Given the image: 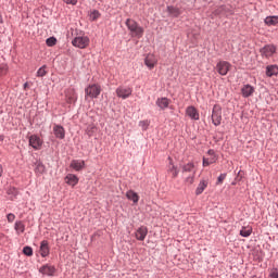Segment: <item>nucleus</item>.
I'll use <instances>...</instances> for the list:
<instances>
[{
    "label": "nucleus",
    "instance_id": "1",
    "mask_svg": "<svg viewBox=\"0 0 278 278\" xmlns=\"http://www.w3.org/2000/svg\"><path fill=\"white\" fill-rule=\"evenodd\" d=\"M125 25L130 31L131 38H142L144 36V28L136 20L127 18Z\"/></svg>",
    "mask_w": 278,
    "mask_h": 278
},
{
    "label": "nucleus",
    "instance_id": "2",
    "mask_svg": "<svg viewBox=\"0 0 278 278\" xmlns=\"http://www.w3.org/2000/svg\"><path fill=\"white\" fill-rule=\"evenodd\" d=\"M101 94V85L92 84L85 89V99H98Z\"/></svg>",
    "mask_w": 278,
    "mask_h": 278
},
{
    "label": "nucleus",
    "instance_id": "3",
    "mask_svg": "<svg viewBox=\"0 0 278 278\" xmlns=\"http://www.w3.org/2000/svg\"><path fill=\"white\" fill-rule=\"evenodd\" d=\"M222 121H223V109L220 108V105L215 104L212 111V123L213 125H215V127H218Z\"/></svg>",
    "mask_w": 278,
    "mask_h": 278
},
{
    "label": "nucleus",
    "instance_id": "4",
    "mask_svg": "<svg viewBox=\"0 0 278 278\" xmlns=\"http://www.w3.org/2000/svg\"><path fill=\"white\" fill-rule=\"evenodd\" d=\"M73 47H76L77 49H86L88 45H90V38L83 36V37H76L72 41Z\"/></svg>",
    "mask_w": 278,
    "mask_h": 278
},
{
    "label": "nucleus",
    "instance_id": "5",
    "mask_svg": "<svg viewBox=\"0 0 278 278\" xmlns=\"http://www.w3.org/2000/svg\"><path fill=\"white\" fill-rule=\"evenodd\" d=\"M116 96L118 99H129V97L132 94L134 89L131 87H125V86H119L116 90Z\"/></svg>",
    "mask_w": 278,
    "mask_h": 278
},
{
    "label": "nucleus",
    "instance_id": "6",
    "mask_svg": "<svg viewBox=\"0 0 278 278\" xmlns=\"http://www.w3.org/2000/svg\"><path fill=\"white\" fill-rule=\"evenodd\" d=\"M230 70H231V63L227 61H219L216 65L217 73L223 76L227 75Z\"/></svg>",
    "mask_w": 278,
    "mask_h": 278
},
{
    "label": "nucleus",
    "instance_id": "7",
    "mask_svg": "<svg viewBox=\"0 0 278 278\" xmlns=\"http://www.w3.org/2000/svg\"><path fill=\"white\" fill-rule=\"evenodd\" d=\"M29 146L35 149V151H40L42 149V139L37 135H33L29 137Z\"/></svg>",
    "mask_w": 278,
    "mask_h": 278
},
{
    "label": "nucleus",
    "instance_id": "8",
    "mask_svg": "<svg viewBox=\"0 0 278 278\" xmlns=\"http://www.w3.org/2000/svg\"><path fill=\"white\" fill-rule=\"evenodd\" d=\"M277 51V48L273 45H267L261 49V53L264 58H273Z\"/></svg>",
    "mask_w": 278,
    "mask_h": 278
},
{
    "label": "nucleus",
    "instance_id": "9",
    "mask_svg": "<svg viewBox=\"0 0 278 278\" xmlns=\"http://www.w3.org/2000/svg\"><path fill=\"white\" fill-rule=\"evenodd\" d=\"M39 273H41V275H47L48 277H53V275H55V266L53 265H43L39 268Z\"/></svg>",
    "mask_w": 278,
    "mask_h": 278
},
{
    "label": "nucleus",
    "instance_id": "10",
    "mask_svg": "<svg viewBox=\"0 0 278 278\" xmlns=\"http://www.w3.org/2000/svg\"><path fill=\"white\" fill-rule=\"evenodd\" d=\"M144 64L152 71V68H155V65L157 64V58L155 54H148L144 59Z\"/></svg>",
    "mask_w": 278,
    "mask_h": 278
},
{
    "label": "nucleus",
    "instance_id": "11",
    "mask_svg": "<svg viewBox=\"0 0 278 278\" xmlns=\"http://www.w3.org/2000/svg\"><path fill=\"white\" fill-rule=\"evenodd\" d=\"M53 134H54L55 138H59V140H64V138H66V130L64 129L63 126L54 125Z\"/></svg>",
    "mask_w": 278,
    "mask_h": 278
},
{
    "label": "nucleus",
    "instance_id": "12",
    "mask_svg": "<svg viewBox=\"0 0 278 278\" xmlns=\"http://www.w3.org/2000/svg\"><path fill=\"white\" fill-rule=\"evenodd\" d=\"M149 233V229L147 227L141 226L139 227L135 232V238L137 240H140L141 242L144 241V238H147V235Z\"/></svg>",
    "mask_w": 278,
    "mask_h": 278
},
{
    "label": "nucleus",
    "instance_id": "13",
    "mask_svg": "<svg viewBox=\"0 0 278 278\" xmlns=\"http://www.w3.org/2000/svg\"><path fill=\"white\" fill-rule=\"evenodd\" d=\"M70 168H73L74 170H84L86 168V162L83 160H73L70 164Z\"/></svg>",
    "mask_w": 278,
    "mask_h": 278
},
{
    "label": "nucleus",
    "instance_id": "14",
    "mask_svg": "<svg viewBox=\"0 0 278 278\" xmlns=\"http://www.w3.org/2000/svg\"><path fill=\"white\" fill-rule=\"evenodd\" d=\"M65 184H67V186H72V188H75V186L79 184V178L75 174H67L65 176Z\"/></svg>",
    "mask_w": 278,
    "mask_h": 278
},
{
    "label": "nucleus",
    "instance_id": "15",
    "mask_svg": "<svg viewBox=\"0 0 278 278\" xmlns=\"http://www.w3.org/2000/svg\"><path fill=\"white\" fill-rule=\"evenodd\" d=\"M65 98L67 103H75V101H77V93L75 92V89H67L65 91Z\"/></svg>",
    "mask_w": 278,
    "mask_h": 278
},
{
    "label": "nucleus",
    "instance_id": "16",
    "mask_svg": "<svg viewBox=\"0 0 278 278\" xmlns=\"http://www.w3.org/2000/svg\"><path fill=\"white\" fill-rule=\"evenodd\" d=\"M187 116H190L192 121H199V111L194 106H188L186 110Z\"/></svg>",
    "mask_w": 278,
    "mask_h": 278
},
{
    "label": "nucleus",
    "instance_id": "17",
    "mask_svg": "<svg viewBox=\"0 0 278 278\" xmlns=\"http://www.w3.org/2000/svg\"><path fill=\"white\" fill-rule=\"evenodd\" d=\"M169 161V167H168V173L172 175L173 179H176V177H178L179 175V169L177 168V166H175V164H173V159L168 157Z\"/></svg>",
    "mask_w": 278,
    "mask_h": 278
},
{
    "label": "nucleus",
    "instance_id": "18",
    "mask_svg": "<svg viewBox=\"0 0 278 278\" xmlns=\"http://www.w3.org/2000/svg\"><path fill=\"white\" fill-rule=\"evenodd\" d=\"M49 241L43 240L40 243V250L39 253L41 255V257H47L49 255Z\"/></svg>",
    "mask_w": 278,
    "mask_h": 278
},
{
    "label": "nucleus",
    "instance_id": "19",
    "mask_svg": "<svg viewBox=\"0 0 278 278\" xmlns=\"http://www.w3.org/2000/svg\"><path fill=\"white\" fill-rule=\"evenodd\" d=\"M156 105L160 110H166L170 105V100L168 98H159L156 100Z\"/></svg>",
    "mask_w": 278,
    "mask_h": 278
},
{
    "label": "nucleus",
    "instance_id": "20",
    "mask_svg": "<svg viewBox=\"0 0 278 278\" xmlns=\"http://www.w3.org/2000/svg\"><path fill=\"white\" fill-rule=\"evenodd\" d=\"M241 92L242 97L249 98L253 94V92H255V88H253L251 85H245L242 87Z\"/></svg>",
    "mask_w": 278,
    "mask_h": 278
},
{
    "label": "nucleus",
    "instance_id": "21",
    "mask_svg": "<svg viewBox=\"0 0 278 278\" xmlns=\"http://www.w3.org/2000/svg\"><path fill=\"white\" fill-rule=\"evenodd\" d=\"M35 173L36 175H45V173H47V167L45 164H42V162L37 161L35 163Z\"/></svg>",
    "mask_w": 278,
    "mask_h": 278
},
{
    "label": "nucleus",
    "instance_id": "22",
    "mask_svg": "<svg viewBox=\"0 0 278 278\" xmlns=\"http://www.w3.org/2000/svg\"><path fill=\"white\" fill-rule=\"evenodd\" d=\"M126 198L134 203H138V201H140V195H138L134 190H128L126 192Z\"/></svg>",
    "mask_w": 278,
    "mask_h": 278
},
{
    "label": "nucleus",
    "instance_id": "23",
    "mask_svg": "<svg viewBox=\"0 0 278 278\" xmlns=\"http://www.w3.org/2000/svg\"><path fill=\"white\" fill-rule=\"evenodd\" d=\"M205 188H207V181L206 180L200 181V184L195 189L197 197H199V194H203V192L205 191Z\"/></svg>",
    "mask_w": 278,
    "mask_h": 278
},
{
    "label": "nucleus",
    "instance_id": "24",
    "mask_svg": "<svg viewBox=\"0 0 278 278\" xmlns=\"http://www.w3.org/2000/svg\"><path fill=\"white\" fill-rule=\"evenodd\" d=\"M14 229L17 236H20V233H25V224L22 220H17L15 222Z\"/></svg>",
    "mask_w": 278,
    "mask_h": 278
},
{
    "label": "nucleus",
    "instance_id": "25",
    "mask_svg": "<svg viewBox=\"0 0 278 278\" xmlns=\"http://www.w3.org/2000/svg\"><path fill=\"white\" fill-rule=\"evenodd\" d=\"M267 77H274V75H278V66L277 65H269L266 68Z\"/></svg>",
    "mask_w": 278,
    "mask_h": 278
},
{
    "label": "nucleus",
    "instance_id": "26",
    "mask_svg": "<svg viewBox=\"0 0 278 278\" xmlns=\"http://www.w3.org/2000/svg\"><path fill=\"white\" fill-rule=\"evenodd\" d=\"M265 25H268L269 27L278 25V16H267L265 18Z\"/></svg>",
    "mask_w": 278,
    "mask_h": 278
},
{
    "label": "nucleus",
    "instance_id": "27",
    "mask_svg": "<svg viewBox=\"0 0 278 278\" xmlns=\"http://www.w3.org/2000/svg\"><path fill=\"white\" fill-rule=\"evenodd\" d=\"M251 233H253V228H251L250 226H243L240 230V236H242V238H249Z\"/></svg>",
    "mask_w": 278,
    "mask_h": 278
},
{
    "label": "nucleus",
    "instance_id": "28",
    "mask_svg": "<svg viewBox=\"0 0 278 278\" xmlns=\"http://www.w3.org/2000/svg\"><path fill=\"white\" fill-rule=\"evenodd\" d=\"M167 12L170 14V16H174L175 18H177V16L181 14L179 8L175 7H167Z\"/></svg>",
    "mask_w": 278,
    "mask_h": 278
},
{
    "label": "nucleus",
    "instance_id": "29",
    "mask_svg": "<svg viewBox=\"0 0 278 278\" xmlns=\"http://www.w3.org/2000/svg\"><path fill=\"white\" fill-rule=\"evenodd\" d=\"M217 157L211 156V157H203V166H210V164H215Z\"/></svg>",
    "mask_w": 278,
    "mask_h": 278
},
{
    "label": "nucleus",
    "instance_id": "30",
    "mask_svg": "<svg viewBox=\"0 0 278 278\" xmlns=\"http://www.w3.org/2000/svg\"><path fill=\"white\" fill-rule=\"evenodd\" d=\"M182 173H194V164L188 163L185 166H182Z\"/></svg>",
    "mask_w": 278,
    "mask_h": 278
},
{
    "label": "nucleus",
    "instance_id": "31",
    "mask_svg": "<svg viewBox=\"0 0 278 278\" xmlns=\"http://www.w3.org/2000/svg\"><path fill=\"white\" fill-rule=\"evenodd\" d=\"M56 42H58V39H55V37H50L46 40V45L48 47H55Z\"/></svg>",
    "mask_w": 278,
    "mask_h": 278
},
{
    "label": "nucleus",
    "instance_id": "32",
    "mask_svg": "<svg viewBox=\"0 0 278 278\" xmlns=\"http://www.w3.org/2000/svg\"><path fill=\"white\" fill-rule=\"evenodd\" d=\"M45 75H47V65L41 66L37 71V77H45Z\"/></svg>",
    "mask_w": 278,
    "mask_h": 278
},
{
    "label": "nucleus",
    "instance_id": "33",
    "mask_svg": "<svg viewBox=\"0 0 278 278\" xmlns=\"http://www.w3.org/2000/svg\"><path fill=\"white\" fill-rule=\"evenodd\" d=\"M149 125H151V123L147 119L139 122V127H141L143 131H147V129H149Z\"/></svg>",
    "mask_w": 278,
    "mask_h": 278
},
{
    "label": "nucleus",
    "instance_id": "34",
    "mask_svg": "<svg viewBox=\"0 0 278 278\" xmlns=\"http://www.w3.org/2000/svg\"><path fill=\"white\" fill-rule=\"evenodd\" d=\"M23 253H24V255L31 257V255H34V250L30 247H24Z\"/></svg>",
    "mask_w": 278,
    "mask_h": 278
},
{
    "label": "nucleus",
    "instance_id": "35",
    "mask_svg": "<svg viewBox=\"0 0 278 278\" xmlns=\"http://www.w3.org/2000/svg\"><path fill=\"white\" fill-rule=\"evenodd\" d=\"M101 16V13L99 11H93L90 13L89 18L90 21H97Z\"/></svg>",
    "mask_w": 278,
    "mask_h": 278
},
{
    "label": "nucleus",
    "instance_id": "36",
    "mask_svg": "<svg viewBox=\"0 0 278 278\" xmlns=\"http://www.w3.org/2000/svg\"><path fill=\"white\" fill-rule=\"evenodd\" d=\"M4 75H8V65L0 64V77H3Z\"/></svg>",
    "mask_w": 278,
    "mask_h": 278
},
{
    "label": "nucleus",
    "instance_id": "37",
    "mask_svg": "<svg viewBox=\"0 0 278 278\" xmlns=\"http://www.w3.org/2000/svg\"><path fill=\"white\" fill-rule=\"evenodd\" d=\"M186 184H188V186H192L194 184V172L189 175L186 179H185Z\"/></svg>",
    "mask_w": 278,
    "mask_h": 278
},
{
    "label": "nucleus",
    "instance_id": "38",
    "mask_svg": "<svg viewBox=\"0 0 278 278\" xmlns=\"http://www.w3.org/2000/svg\"><path fill=\"white\" fill-rule=\"evenodd\" d=\"M227 178V174H220L217 178V186H220V184H223L225 181V179Z\"/></svg>",
    "mask_w": 278,
    "mask_h": 278
},
{
    "label": "nucleus",
    "instance_id": "39",
    "mask_svg": "<svg viewBox=\"0 0 278 278\" xmlns=\"http://www.w3.org/2000/svg\"><path fill=\"white\" fill-rule=\"evenodd\" d=\"M269 278H278V268H271L269 270Z\"/></svg>",
    "mask_w": 278,
    "mask_h": 278
},
{
    "label": "nucleus",
    "instance_id": "40",
    "mask_svg": "<svg viewBox=\"0 0 278 278\" xmlns=\"http://www.w3.org/2000/svg\"><path fill=\"white\" fill-rule=\"evenodd\" d=\"M7 220L8 223H14V220H16V215H14L13 213L8 214Z\"/></svg>",
    "mask_w": 278,
    "mask_h": 278
},
{
    "label": "nucleus",
    "instance_id": "41",
    "mask_svg": "<svg viewBox=\"0 0 278 278\" xmlns=\"http://www.w3.org/2000/svg\"><path fill=\"white\" fill-rule=\"evenodd\" d=\"M64 3H67L70 5H77V0H63Z\"/></svg>",
    "mask_w": 278,
    "mask_h": 278
},
{
    "label": "nucleus",
    "instance_id": "42",
    "mask_svg": "<svg viewBox=\"0 0 278 278\" xmlns=\"http://www.w3.org/2000/svg\"><path fill=\"white\" fill-rule=\"evenodd\" d=\"M207 153L211 155V157H216V154L214 153V150H208Z\"/></svg>",
    "mask_w": 278,
    "mask_h": 278
},
{
    "label": "nucleus",
    "instance_id": "43",
    "mask_svg": "<svg viewBox=\"0 0 278 278\" xmlns=\"http://www.w3.org/2000/svg\"><path fill=\"white\" fill-rule=\"evenodd\" d=\"M3 175V166L0 165V177Z\"/></svg>",
    "mask_w": 278,
    "mask_h": 278
},
{
    "label": "nucleus",
    "instance_id": "44",
    "mask_svg": "<svg viewBox=\"0 0 278 278\" xmlns=\"http://www.w3.org/2000/svg\"><path fill=\"white\" fill-rule=\"evenodd\" d=\"M24 88H27V83L24 85Z\"/></svg>",
    "mask_w": 278,
    "mask_h": 278
}]
</instances>
